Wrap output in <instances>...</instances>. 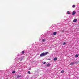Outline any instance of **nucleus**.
<instances>
[{
	"label": "nucleus",
	"mask_w": 79,
	"mask_h": 79,
	"mask_svg": "<svg viewBox=\"0 0 79 79\" xmlns=\"http://www.w3.org/2000/svg\"><path fill=\"white\" fill-rule=\"evenodd\" d=\"M16 73V71H14L12 72V73Z\"/></svg>",
	"instance_id": "14"
},
{
	"label": "nucleus",
	"mask_w": 79,
	"mask_h": 79,
	"mask_svg": "<svg viewBox=\"0 0 79 79\" xmlns=\"http://www.w3.org/2000/svg\"><path fill=\"white\" fill-rule=\"evenodd\" d=\"M56 34H57V32H54L53 33V35H56Z\"/></svg>",
	"instance_id": "7"
},
{
	"label": "nucleus",
	"mask_w": 79,
	"mask_h": 79,
	"mask_svg": "<svg viewBox=\"0 0 79 79\" xmlns=\"http://www.w3.org/2000/svg\"><path fill=\"white\" fill-rule=\"evenodd\" d=\"M46 63V62H43V64H45Z\"/></svg>",
	"instance_id": "19"
},
{
	"label": "nucleus",
	"mask_w": 79,
	"mask_h": 79,
	"mask_svg": "<svg viewBox=\"0 0 79 79\" xmlns=\"http://www.w3.org/2000/svg\"><path fill=\"white\" fill-rule=\"evenodd\" d=\"M45 39H43L42 40V42H45Z\"/></svg>",
	"instance_id": "11"
},
{
	"label": "nucleus",
	"mask_w": 79,
	"mask_h": 79,
	"mask_svg": "<svg viewBox=\"0 0 79 79\" xmlns=\"http://www.w3.org/2000/svg\"><path fill=\"white\" fill-rule=\"evenodd\" d=\"M21 77V76L20 75H17V78H19V77Z\"/></svg>",
	"instance_id": "10"
},
{
	"label": "nucleus",
	"mask_w": 79,
	"mask_h": 79,
	"mask_svg": "<svg viewBox=\"0 0 79 79\" xmlns=\"http://www.w3.org/2000/svg\"><path fill=\"white\" fill-rule=\"evenodd\" d=\"M18 60H19L20 61H22L23 60V57H21L20 58H19Z\"/></svg>",
	"instance_id": "2"
},
{
	"label": "nucleus",
	"mask_w": 79,
	"mask_h": 79,
	"mask_svg": "<svg viewBox=\"0 0 79 79\" xmlns=\"http://www.w3.org/2000/svg\"><path fill=\"white\" fill-rule=\"evenodd\" d=\"M65 44H66V42H64L63 44V45H65Z\"/></svg>",
	"instance_id": "16"
},
{
	"label": "nucleus",
	"mask_w": 79,
	"mask_h": 79,
	"mask_svg": "<svg viewBox=\"0 0 79 79\" xmlns=\"http://www.w3.org/2000/svg\"><path fill=\"white\" fill-rule=\"evenodd\" d=\"M64 70H62L61 72V73H64Z\"/></svg>",
	"instance_id": "13"
},
{
	"label": "nucleus",
	"mask_w": 79,
	"mask_h": 79,
	"mask_svg": "<svg viewBox=\"0 0 79 79\" xmlns=\"http://www.w3.org/2000/svg\"><path fill=\"white\" fill-rule=\"evenodd\" d=\"M48 53V52H47L45 53H42L40 55V56L41 57H42V56H45Z\"/></svg>",
	"instance_id": "1"
},
{
	"label": "nucleus",
	"mask_w": 79,
	"mask_h": 79,
	"mask_svg": "<svg viewBox=\"0 0 79 79\" xmlns=\"http://www.w3.org/2000/svg\"><path fill=\"white\" fill-rule=\"evenodd\" d=\"M72 7H73V8H74V7H75V5H73L72 6Z\"/></svg>",
	"instance_id": "15"
},
{
	"label": "nucleus",
	"mask_w": 79,
	"mask_h": 79,
	"mask_svg": "<svg viewBox=\"0 0 79 79\" xmlns=\"http://www.w3.org/2000/svg\"><path fill=\"white\" fill-rule=\"evenodd\" d=\"M77 21V19H75L73 21L74 23H75V22H76V21Z\"/></svg>",
	"instance_id": "5"
},
{
	"label": "nucleus",
	"mask_w": 79,
	"mask_h": 79,
	"mask_svg": "<svg viewBox=\"0 0 79 79\" xmlns=\"http://www.w3.org/2000/svg\"><path fill=\"white\" fill-rule=\"evenodd\" d=\"M78 56H79V55H78L76 54L75 55V57H76V58H77V57H78Z\"/></svg>",
	"instance_id": "9"
},
{
	"label": "nucleus",
	"mask_w": 79,
	"mask_h": 79,
	"mask_svg": "<svg viewBox=\"0 0 79 79\" xmlns=\"http://www.w3.org/2000/svg\"><path fill=\"white\" fill-rule=\"evenodd\" d=\"M67 14H68V15H69V14H70V12L69 11H67Z\"/></svg>",
	"instance_id": "12"
},
{
	"label": "nucleus",
	"mask_w": 79,
	"mask_h": 79,
	"mask_svg": "<svg viewBox=\"0 0 79 79\" xmlns=\"http://www.w3.org/2000/svg\"><path fill=\"white\" fill-rule=\"evenodd\" d=\"M22 54H24V51H22Z\"/></svg>",
	"instance_id": "17"
},
{
	"label": "nucleus",
	"mask_w": 79,
	"mask_h": 79,
	"mask_svg": "<svg viewBox=\"0 0 79 79\" xmlns=\"http://www.w3.org/2000/svg\"><path fill=\"white\" fill-rule=\"evenodd\" d=\"M28 74H30V73H31V72H30V71H28Z\"/></svg>",
	"instance_id": "18"
},
{
	"label": "nucleus",
	"mask_w": 79,
	"mask_h": 79,
	"mask_svg": "<svg viewBox=\"0 0 79 79\" xmlns=\"http://www.w3.org/2000/svg\"><path fill=\"white\" fill-rule=\"evenodd\" d=\"M56 60H57V58L56 57H55L54 59V61H56Z\"/></svg>",
	"instance_id": "6"
},
{
	"label": "nucleus",
	"mask_w": 79,
	"mask_h": 79,
	"mask_svg": "<svg viewBox=\"0 0 79 79\" xmlns=\"http://www.w3.org/2000/svg\"><path fill=\"white\" fill-rule=\"evenodd\" d=\"M76 14V12L75 11H73V12L72 15H74Z\"/></svg>",
	"instance_id": "4"
},
{
	"label": "nucleus",
	"mask_w": 79,
	"mask_h": 79,
	"mask_svg": "<svg viewBox=\"0 0 79 79\" xmlns=\"http://www.w3.org/2000/svg\"><path fill=\"white\" fill-rule=\"evenodd\" d=\"M50 66V63L47 64V66Z\"/></svg>",
	"instance_id": "8"
},
{
	"label": "nucleus",
	"mask_w": 79,
	"mask_h": 79,
	"mask_svg": "<svg viewBox=\"0 0 79 79\" xmlns=\"http://www.w3.org/2000/svg\"><path fill=\"white\" fill-rule=\"evenodd\" d=\"M75 64V62H71L70 64V65H73V64Z\"/></svg>",
	"instance_id": "3"
}]
</instances>
